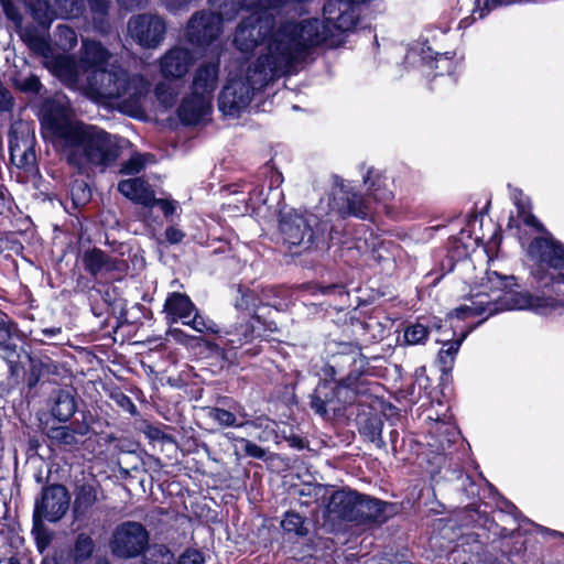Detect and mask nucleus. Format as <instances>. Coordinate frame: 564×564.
<instances>
[{"label": "nucleus", "instance_id": "f257e3e1", "mask_svg": "<svg viewBox=\"0 0 564 564\" xmlns=\"http://www.w3.org/2000/svg\"><path fill=\"white\" fill-rule=\"evenodd\" d=\"M315 21L303 25L286 24L273 36L268 53L260 55L246 72L230 78L218 97V108L229 117H238L253 96L270 82L296 74L310 57V46L322 39Z\"/></svg>", "mask_w": 564, "mask_h": 564}, {"label": "nucleus", "instance_id": "f03ea898", "mask_svg": "<svg viewBox=\"0 0 564 564\" xmlns=\"http://www.w3.org/2000/svg\"><path fill=\"white\" fill-rule=\"evenodd\" d=\"M112 57L113 54L100 41L82 37L78 69L85 75L82 85L84 94L95 102L137 116L142 111L149 82L111 62Z\"/></svg>", "mask_w": 564, "mask_h": 564}, {"label": "nucleus", "instance_id": "7ed1b4c3", "mask_svg": "<svg viewBox=\"0 0 564 564\" xmlns=\"http://www.w3.org/2000/svg\"><path fill=\"white\" fill-rule=\"evenodd\" d=\"M42 128L54 149L80 172L105 170L118 158V147L107 131L74 119L59 101H46L42 108Z\"/></svg>", "mask_w": 564, "mask_h": 564}, {"label": "nucleus", "instance_id": "20e7f679", "mask_svg": "<svg viewBox=\"0 0 564 564\" xmlns=\"http://www.w3.org/2000/svg\"><path fill=\"white\" fill-rule=\"evenodd\" d=\"M512 276H502L497 272L487 273V282L482 283L466 303L451 312L449 316L466 319L485 315L481 323L496 313L511 310H531L542 316L564 314V297L512 290Z\"/></svg>", "mask_w": 564, "mask_h": 564}, {"label": "nucleus", "instance_id": "39448f33", "mask_svg": "<svg viewBox=\"0 0 564 564\" xmlns=\"http://www.w3.org/2000/svg\"><path fill=\"white\" fill-rule=\"evenodd\" d=\"M365 364L360 350L352 345H344V350L334 356V367L354 366L345 379L321 381L311 395V408L321 416H326L328 412L337 413L344 410L346 404L355 400L356 390L352 388L357 379V372Z\"/></svg>", "mask_w": 564, "mask_h": 564}, {"label": "nucleus", "instance_id": "423d86ee", "mask_svg": "<svg viewBox=\"0 0 564 564\" xmlns=\"http://www.w3.org/2000/svg\"><path fill=\"white\" fill-rule=\"evenodd\" d=\"M528 254L535 262L532 271L541 288H551L555 292L564 288V245L550 234L533 239Z\"/></svg>", "mask_w": 564, "mask_h": 564}, {"label": "nucleus", "instance_id": "0eeeda50", "mask_svg": "<svg viewBox=\"0 0 564 564\" xmlns=\"http://www.w3.org/2000/svg\"><path fill=\"white\" fill-rule=\"evenodd\" d=\"M364 184L367 187L366 196L354 192L349 183H340L339 199L343 200L340 206L343 214L366 219L375 213L376 203L386 204L393 197V192L388 186V178L372 167L368 169L364 175Z\"/></svg>", "mask_w": 564, "mask_h": 564}, {"label": "nucleus", "instance_id": "6e6552de", "mask_svg": "<svg viewBox=\"0 0 564 564\" xmlns=\"http://www.w3.org/2000/svg\"><path fill=\"white\" fill-rule=\"evenodd\" d=\"M368 0H329L323 7V19H307L300 23H291L292 25H303L308 22H317L319 24L318 33L322 39L310 46L312 50L336 36L338 33L352 30L360 17V6Z\"/></svg>", "mask_w": 564, "mask_h": 564}, {"label": "nucleus", "instance_id": "1a4fd4ad", "mask_svg": "<svg viewBox=\"0 0 564 564\" xmlns=\"http://www.w3.org/2000/svg\"><path fill=\"white\" fill-rule=\"evenodd\" d=\"M386 506V502L378 499L341 489L330 495L326 510L329 516L347 521L377 520L384 512Z\"/></svg>", "mask_w": 564, "mask_h": 564}, {"label": "nucleus", "instance_id": "9d476101", "mask_svg": "<svg viewBox=\"0 0 564 564\" xmlns=\"http://www.w3.org/2000/svg\"><path fill=\"white\" fill-rule=\"evenodd\" d=\"M53 9L46 2L36 1L30 6L32 18L44 29H48L54 19H77L86 10V0H53ZM94 20L107 15L109 0H87Z\"/></svg>", "mask_w": 564, "mask_h": 564}, {"label": "nucleus", "instance_id": "9b49d317", "mask_svg": "<svg viewBox=\"0 0 564 564\" xmlns=\"http://www.w3.org/2000/svg\"><path fill=\"white\" fill-rule=\"evenodd\" d=\"M289 23L290 22L281 24L276 31L272 32L274 21L270 14L251 12V14L243 19L238 25L234 37V44L241 53H249L264 42L270 35L265 46V53H262L261 55L267 54L268 46L275 33Z\"/></svg>", "mask_w": 564, "mask_h": 564}, {"label": "nucleus", "instance_id": "f8f14e48", "mask_svg": "<svg viewBox=\"0 0 564 564\" xmlns=\"http://www.w3.org/2000/svg\"><path fill=\"white\" fill-rule=\"evenodd\" d=\"M150 533L137 521H124L111 534L109 547L115 557L127 560L138 557L149 549Z\"/></svg>", "mask_w": 564, "mask_h": 564}, {"label": "nucleus", "instance_id": "ddd939ff", "mask_svg": "<svg viewBox=\"0 0 564 564\" xmlns=\"http://www.w3.org/2000/svg\"><path fill=\"white\" fill-rule=\"evenodd\" d=\"M70 496L63 485H50L43 488L34 506V532L39 535L43 522H57L69 508Z\"/></svg>", "mask_w": 564, "mask_h": 564}, {"label": "nucleus", "instance_id": "4468645a", "mask_svg": "<svg viewBox=\"0 0 564 564\" xmlns=\"http://www.w3.org/2000/svg\"><path fill=\"white\" fill-rule=\"evenodd\" d=\"M213 7L218 10V13L204 10L196 12L189 19L185 29V39L192 45L205 47L212 44L221 33L223 21L232 19L225 17L219 8Z\"/></svg>", "mask_w": 564, "mask_h": 564}, {"label": "nucleus", "instance_id": "2eb2a0df", "mask_svg": "<svg viewBox=\"0 0 564 564\" xmlns=\"http://www.w3.org/2000/svg\"><path fill=\"white\" fill-rule=\"evenodd\" d=\"M166 23L158 14L141 13L128 21V34L144 48H156L165 39Z\"/></svg>", "mask_w": 564, "mask_h": 564}, {"label": "nucleus", "instance_id": "dca6fc26", "mask_svg": "<svg viewBox=\"0 0 564 564\" xmlns=\"http://www.w3.org/2000/svg\"><path fill=\"white\" fill-rule=\"evenodd\" d=\"M254 338L256 326L251 319H248L237 323L224 332H219L217 345L221 347L224 358L228 361H234L242 355L257 354V351L250 348L243 350V347L251 344Z\"/></svg>", "mask_w": 564, "mask_h": 564}, {"label": "nucleus", "instance_id": "f3484780", "mask_svg": "<svg viewBox=\"0 0 564 564\" xmlns=\"http://www.w3.org/2000/svg\"><path fill=\"white\" fill-rule=\"evenodd\" d=\"M429 420L427 433L424 436V444L427 448L423 454L425 456L433 454L434 458L441 462L446 451L459 438L460 433L446 415L443 419L438 416L434 419L430 415Z\"/></svg>", "mask_w": 564, "mask_h": 564}, {"label": "nucleus", "instance_id": "a211bd4d", "mask_svg": "<svg viewBox=\"0 0 564 564\" xmlns=\"http://www.w3.org/2000/svg\"><path fill=\"white\" fill-rule=\"evenodd\" d=\"M315 220L313 215H304L295 210L283 214L280 219V230L284 241L290 246L308 248L314 240L312 225Z\"/></svg>", "mask_w": 564, "mask_h": 564}, {"label": "nucleus", "instance_id": "6ab92c4d", "mask_svg": "<svg viewBox=\"0 0 564 564\" xmlns=\"http://www.w3.org/2000/svg\"><path fill=\"white\" fill-rule=\"evenodd\" d=\"M34 133L29 128L14 129L10 134L9 150L11 162L18 167L30 170L35 164Z\"/></svg>", "mask_w": 564, "mask_h": 564}, {"label": "nucleus", "instance_id": "aec40b11", "mask_svg": "<svg viewBox=\"0 0 564 564\" xmlns=\"http://www.w3.org/2000/svg\"><path fill=\"white\" fill-rule=\"evenodd\" d=\"M209 3L219 8L228 18H235L240 10L260 12L279 10L292 6V0H209Z\"/></svg>", "mask_w": 564, "mask_h": 564}, {"label": "nucleus", "instance_id": "412c9836", "mask_svg": "<svg viewBox=\"0 0 564 564\" xmlns=\"http://www.w3.org/2000/svg\"><path fill=\"white\" fill-rule=\"evenodd\" d=\"M194 63L193 53L185 47L175 46L160 58V72L166 79L183 78Z\"/></svg>", "mask_w": 564, "mask_h": 564}, {"label": "nucleus", "instance_id": "4be33fe9", "mask_svg": "<svg viewBox=\"0 0 564 564\" xmlns=\"http://www.w3.org/2000/svg\"><path fill=\"white\" fill-rule=\"evenodd\" d=\"M219 61L200 64L194 73L191 94L213 100L218 86Z\"/></svg>", "mask_w": 564, "mask_h": 564}, {"label": "nucleus", "instance_id": "5701e85b", "mask_svg": "<svg viewBox=\"0 0 564 564\" xmlns=\"http://www.w3.org/2000/svg\"><path fill=\"white\" fill-rule=\"evenodd\" d=\"M210 111V100L189 94L182 100L177 109V116L184 124L192 126L205 121Z\"/></svg>", "mask_w": 564, "mask_h": 564}, {"label": "nucleus", "instance_id": "b1692460", "mask_svg": "<svg viewBox=\"0 0 564 564\" xmlns=\"http://www.w3.org/2000/svg\"><path fill=\"white\" fill-rule=\"evenodd\" d=\"M358 236L354 238L352 245L348 250H356L358 254L368 257L370 260L380 262L387 260L382 250H387L386 242L381 240L375 232L362 227L358 231Z\"/></svg>", "mask_w": 564, "mask_h": 564}, {"label": "nucleus", "instance_id": "393cba45", "mask_svg": "<svg viewBox=\"0 0 564 564\" xmlns=\"http://www.w3.org/2000/svg\"><path fill=\"white\" fill-rule=\"evenodd\" d=\"M13 325L7 316L0 317V356L6 360L12 376L21 369V352L17 344L12 343Z\"/></svg>", "mask_w": 564, "mask_h": 564}, {"label": "nucleus", "instance_id": "a878e982", "mask_svg": "<svg viewBox=\"0 0 564 564\" xmlns=\"http://www.w3.org/2000/svg\"><path fill=\"white\" fill-rule=\"evenodd\" d=\"M118 191L128 199L144 207H153L155 195L152 187L140 177L128 178L119 182Z\"/></svg>", "mask_w": 564, "mask_h": 564}, {"label": "nucleus", "instance_id": "bb28decb", "mask_svg": "<svg viewBox=\"0 0 564 564\" xmlns=\"http://www.w3.org/2000/svg\"><path fill=\"white\" fill-rule=\"evenodd\" d=\"M417 55L421 57L423 64L430 68H435L436 75L438 76H443L445 74L452 76L455 73L456 62L454 61V52H446L443 54L436 53L431 46L424 43L421 45Z\"/></svg>", "mask_w": 564, "mask_h": 564}, {"label": "nucleus", "instance_id": "cd10ccee", "mask_svg": "<svg viewBox=\"0 0 564 564\" xmlns=\"http://www.w3.org/2000/svg\"><path fill=\"white\" fill-rule=\"evenodd\" d=\"M196 311L195 305L191 301V299L182 293H171L164 304V312L166 314L167 319L171 323H175L177 321H187L191 315Z\"/></svg>", "mask_w": 564, "mask_h": 564}, {"label": "nucleus", "instance_id": "c85d7f7f", "mask_svg": "<svg viewBox=\"0 0 564 564\" xmlns=\"http://www.w3.org/2000/svg\"><path fill=\"white\" fill-rule=\"evenodd\" d=\"M21 352V372L24 369V360L30 364V371L28 377V386L30 388L35 387L41 380L42 376L54 373L56 371V366L50 358H39L32 357L26 351L19 349ZM18 373L17 376H19Z\"/></svg>", "mask_w": 564, "mask_h": 564}, {"label": "nucleus", "instance_id": "c756f323", "mask_svg": "<svg viewBox=\"0 0 564 564\" xmlns=\"http://www.w3.org/2000/svg\"><path fill=\"white\" fill-rule=\"evenodd\" d=\"M100 490L95 484H83L77 487L73 511L76 519L85 517L99 501Z\"/></svg>", "mask_w": 564, "mask_h": 564}, {"label": "nucleus", "instance_id": "7c9ffc66", "mask_svg": "<svg viewBox=\"0 0 564 564\" xmlns=\"http://www.w3.org/2000/svg\"><path fill=\"white\" fill-rule=\"evenodd\" d=\"M21 40L35 54L44 58L52 56V45L47 34L40 33L34 26L17 28Z\"/></svg>", "mask_w": 564, "mask_h": 564}, {"label": "nucleus", "instance_id": "2f4dec72", "mask_svg": "<svg viewBox=\"0 0 564 564\" xmlns=\"http://www.w3.org/2000/svg\"><path fill=\"white\" fill-rule=\"evenodd\" d=\"M46 59L47 67L61 78L76 84L78 82V65L74 63V56L70 55H54Z\"/></svg>", "mask_w": 564, "mask_h": 564}, {"label": "nucleus", "instance_id": "473e14b6", "mask_svg": "<svg viewBox=\"0 0 564 564\" xmlns=\"http://www.w3.org/2000/svg\"><path fill=\"white\" fill-rule=\"evenodd\" d=\"M52 414L61 422H67L76 412L77 405L74 394L69 390H56L53 392Z\"/></svg>", "mask_w": 564, "mask_h": 564}, {"label": "nucleus", "instance_id": "72a5a7b5", "mask_svg": "<svg viewBox=\"0 0 564 564\" xmlns=\"http://www.w3.org/2000/svg\"><path fill=\"white\" fill-rule=\"evenodd\" d=\"M471 329L473 328H469L463 332L462 335L456 339H437V341L443 344L437 356L443 372H447L452 369L455 357L463 341L466 339Z\"/></svg>", "mask_w": 564, "mask_h": 564}, {"label": "nucleus", "instance_id": "f704fd0d", "mask_svg": "<svg viewBox=\"0 0 564 564\" xmlns=\"http://www.w3.org/2000/svg\"><path fill=\"white\" fill-rule=\"evenodd\" d=\"M281 528L284 534L295 538H304L308 535L310 532L306 519L295 511L284 513Z\"/></svg>", "mask_w": 564, "mask_h": 564}, {"label": "nucleus", "instance_id": "c9c22d12", "mask_svg": "<svg viewBox=\"0 0 564 564\" xmlns=\"http://www.w3.org/2000/svg\"><path fill=\"white\" fill-rule=\"evenodd\" d=\"M85 270L91 275H97L104 270H110L109 257L100 249L94 248L83 254Z\"/></svg>", "mask_w": 564, "mask_h": 564}, {"label": "nucleus", "instance_id": "e433bc0d", "mask_svg": "<svg viewBox=\"0 0 564 564\" xmlns=\"http://www.w3.org/2000/svg\"><path fill=\"white\" fill-rule=\"evenodd\" d=\"M241 194H247L248 198L241 200L246 203V210L256 212L262 205L268 203V197L264 195V185H256L254 183H245L242 185ZM239 194V191H236Z\"/></svg>", "mask_w": 564, "mask_h": 564}, {"label": "nucleus", "instance_id": "4c0bfd02", "mask_svg": "<svg viewBox=\"0 0 564 564\" xmlns=\"http://www.w3.org/2000/svg\"><path fill=\"white\" fill-rule=\"evenodd\" d=\"M382 427L383 423L381 417L372 415L360 422L359 432L378 447H382L384 446V442L381 436Z\"/></svg>", "mask_w": 564, "mask_h": 564}, {"label": "nucleus", "instance_id": "58836bf2", "mask_svg": "<svg viewBox=\"0 0 564 564\" xmlns=\"http://www.w3.org/2000/svg\"><path fill=\"white\" fill-rule=\"evenodd\" d=\"M514 204L518 209V216L520 220L538 231H543L544 228L539 219L531 213V205L527 197H522V193L520 191L513 194Z\"/></svg>", "mask_w": 564, "mask_h": 564}, {"label": "nucleus", "instance_id": "ea45409f", "mask_svg": "<svg viewBox=\"0 0 564 564\" xmlns=\"http://www.w3.org/2000/svg\"><path fill=\"white\" fill-rule=\"evenodd\" d=\"M207 416L218 423L221 427H243L249 424L248 420L238 422L237 415L228 410L218 406L206 409Z\"/></svg>", "mask_w": 564, "mask_h": 564}, {"label": "nucleus", "instance_id": "a19ab883", "mask_svg": "<svg viewBox=\"0 0 564 564\" xmlns=\"http://www.w3.org/2000/svg\"><path fill=\"white\" fill-rule=\"evenodd\" d=\"M88 432V426L83 425L77 431H74L69 426H58L53 427L50 432V437L55 441L58 444L62 445H76L78 443V440L76 437V434L85 435Z\"/></svg>", "mask_w": 564, "mask_h": 564}, {"label": "nucleus", "instance_id": "79ce46f5", "mask_svg": "<svg viewBox=\"0 0 564 564\" xmlns=\"http://www.w3.org/2000/svg\"><path fill=\"white\" fill-rule=\"evenodd\" d=\"M95 551V542L90 535L87 533H79L76 536L74 549H73V558L75 563H84L86 562Z\"/></svg>", "mask_w": 564, "mask_h": 564}, {"label": "nucleus", "instance_id": "37998d69", "mask_svg": "<svg viewBox=\"0 0 564 564\" xmlns=\"http://www.w3.org/2000/svg\"><path fill=\"white\" fill-rule=\"evenodd\" d=\"M55 44L65 53L73 51L78 44L76 31L66 24H58L55 30Z\"/></svg>", "mask_w": 564, "mask_h": 564}, {"label": "nucleus", "instance_id": "c03bdc74", "mask_svg": "<svg viewBox=\"0 0 564 564\" xmlns=\"http://www.w3.org/2000/svg\"><path fill=\"white\" fill-rule=\"evenodd\" d=\"M238 294L239 296L236 299L235 306L239 311L253 312L262 304V300L254 290L239 286Z\"/></svg>", "mask_w": 564, "mask_h": 564}, {"label": "nucleus", "instance_id": "a18cd8bd", "mask_svg": "<svg viewBox=\"0 0 564 564\" xmlns=\"http://www.w3.org/2000/svg\"><path fill=\"white\" fill-rule=\"evenodd\" d=\"M151 162H153V155L134 153L121 164L120 173L124 175L138 174Z\"/></svg>", "mask_w": 564, "mask_h": 564}, {"label": "nucleus", "instance_id": "49530a36", "mask_svg": "<svg viewBox=\"0 0 564 564\" xmlns=\"http://www.w3.org/2000/svg\"><path fill=\"white\" fill-rule=\"evenodd\" d=\"M141 564H174V554L165 545H153Z\"/></svg>", "mask_w": 564, "mask_h": 564}, {"label": "nucleus", "instance_id": "de8ad7c7", "mask_svg": "<svg viewBox=\"0 0 564 564\" xmlns=\"http://www.w3.org/2000/svg\"><path fill=\"white\" fill-rule=\"evenodd\" d=\"M263 174L268 178L269 189L268 193L264 192V195H267V197L269 198V194H272L274 200H280V198L282 197V191H280L279 187L283 183L282 173L274 170L272 166H265Z\"/></svg>", "mask_w": 564, "mask_h": 564}, {"label": "nucleus", "instance_id": "09e8293b", "mask_svg": "<svg viewBox=\"0 0 564 564\" xmlns=\"http://www.w3.org/2000/svg\"><path fill=\"white\" fill-rule=\"evenodd\" d=\"M194 312V317L192 319L188 318L187 321H184V325L191 326L198 333H213L219 335L220 330L212 319L198 314L197 311Z\"/></svg>", "mask_w": 564, "mask_h": 564}, {"label": "nucleus", "instance_id": "8fccbe9b", "mask_svg": "<svg viewBox=\"0 0 564 564\" xmlns=\"http://www.w3.org/2000/svg\"><path fill=\"white\" fill-rule=\"evenodd\" d=\"M429 335V329L421 323L410 325L404 330V339L410 345L422 344Z\"/></svg>", "mask_w": 564, "mask_h": 564}, {"label": "nucleus", "instance_id": "3c124183", "mask_svg": "<svg viewBox=\"0 0 564 564\" xmlns=\"http://www.w3.org/2000/svg\"><path fill=\"white\" fill-rule=\"evenodd\" d=\"M155 97L158 101L164 108H171L176 99L175 91L171 88V86L166 83H159L154 89Z\"/></svg>", "mask_w": 564, "mask_h": 564}, {"label": "nucleus", "instance_id": "603ef678", "mask_svg": "<svg viewBox=\"0 0 564 564\" xmlns=\"http://www.w3.org/2000/svg\"><path fill=\"white\" fill-rule=\"evenodd\" d=\"M74 204L82 205L90 199V189L84 181H75L70 188Z\"/></svg>", "mask_w": 564, "mask_h": 564}, {"label": "nucleus", "instance_id": "864d4df0", "mask_svg": "<svg viewBox=\"0 0 564 564\" xmlns=\"http://www.w3.org/2000/svg\"><path fill=\"white\" fill-rule=\"evenodd\" d=\"M0 3L7 19L10 20L15 28H21L23 19L18 6L12 0H0Z\"/></svg>", "mask_w": 564, "mask_h": 564}, {"label": "nucleus", "instance_id": "5fc2aeb1", "mask_svg": "<svg viewBox=\"0 0 564 564\" xmlns=\"http://www.w3.org/2000/svg\"><path fill=\"white\" fill-rule=\"evenodd\" d=\"M457 6H458V9L459 11H467V12H470L469 15H466L464 18L460 19V21L458 22V29H467L469 28L477 19H482L485 15H480V11H482L481 9L484 8V6L481 4L478 9L477 8H474V7H470L469 9H466V8H460L459 6V1L457 2Z\"/></svg>", "mask_w": 564, "mask_h": 564}, {"label": "nucleus", "instance_id": "6e6d98bb", "mask_svg": "<svg viewBox=\"0 0 564 564\" xmlns=\"http://www.w3.org/2000/svg\"><path fill=\"white\" fill-rule=\"evenodd\" d=\"M239 443L243 445L245 455L248 457L257 458V459H263L265 456V451L258 446L256 443L247 440V438H240Z\"/></svg>", "mask_w": 564, "mask_h": 564}, {"label": "nucleus", "instance_id": "4d7b16f0", "mask_svg": "<svg viewBox=\"0 0 564 564\" xmlns=\"http://www.w3.org/2000/svg\"><path fill=\"white\" fill-rule=\"evenodd\" d=\"M112 399L126 412H128V413H130L132 415L137 413V408H135L134 403L124 393L116 392V393L112 394Z\"/></svg>", "mask_w": 564, "mask_h": 564}, {"label": "nucleus", "instance_id": "13d9d810", "mask_svg": "<svg viewBox=\"0 0 564 564\" xmlns=\"http://www.w3.org/2000/svg\"><path fill=\"white\" fill-rule=\"evenodd\" d=\"M202 554L196 550H187L184 552L176 564H203Z\"/></svg>", "mask_w": 564, "mask_h": 564}, {"label": "nucleus", "instance_id": "bf43d9fd", "mask_svg": "<svg viewBox=\"0 0 564 564\" xmlns=\"http://www.w3.org/2000/svg\"><path fill=\"white\" fill-rule=\"evenodd\" d=\"M13 106L10 91L0 83V110L8 111Z\"/></svg>", "mask_w": 564, "mask_h": 564}, {"label": "nucleus", "instance_id": "052dcab7", "mask_svg": "<svg viewBox=\"0 0 564 564\" xmlns=\"http://www.w3.org/2000/svg\"><path fill=\"white\" fill-rule=\"evenodd\" d=\"M42 88V84L36 76H30L24 79L21 85V89L30 93H39Z\"/></svg>", "mask_w": 564, "mask_h": 564}, {"label": "nucleus", "instance_id": "680f3d73", "mask_svg": "<svg viewBox=\"0 0 564 564\" xmlns=\"http://www.w3.org/2000/svg\"><path fill=\"white\" fill-rule=\"evenodd\" d=\"M165 237L170 243L175 245L183 240L185 234L181 229L170 226L165 230Z\"/></svg>", "mask_w": 564, "mask_h": 564}, {"label": "nucleus", "instance_id": "e2e57ef3", "mask_svg": "<svg viewBox=\"0 0 564 564\" xmlns=\"http://www.w3.org/2000/svg\"><path fill=\"white\" fill-rule=\"evenodd\" d=\"M154 206H160L165 217H170L176 210V202L174 200L155 198Z\"/></svg>", "mask_w": 564, "mask_h": 564}, {"label": "nucleus", "instance_id": "0e129e2a", "mask_svg": "<svg viewBox=\"0 0 564 564\" xmlns=\"http://www.w3.org/2000/svg\"><path fill=\"white\" fill-rule=\"evenodd\" d=\"M32 533H33V534H34V536H35V540H36V543H37L39 549H40V550L44 549V547L47 545L48 541H50V539H48V536H47V534H46L45 527L43 525V529H42V530H40V532H39V536H37V534L34 532V528L32 529Z\"/></svg>", "mask_w": 564, "mask_h": 564}, {"label": "nucleus", "instance_id": "69168bd1", "mask_svg": "<svg viewBox=\"0 0 564 564\" xmlns=\"http://www.w3.org/2000/svg\"><path fill=\"white\" fill-rule=\"evenodd\" d=\"M118 2L126 9L133 10L145 6L148 0H118Z\"/></svg>", "mask_w": 564, "mask_h": 564}, {"label": "nucleus", "instance_id": "338daca9", "mask_svg": "<svg viewBox=\"0 0 564 564\" xmlns=\"http://www.w3.org/2000/svg\"><path fill=\"white\" fill-rule=\"evenodd\" d=\"M169 334L178 343H185L186 338L188 337L183 330H181L178 328L170 329Z\"/></svg>", "mask_w": 564, "mask_h": 564}, {"label": "nucleus", "instance_id": "774afa93", "mask_svg": "<svg viewBox=\"0 0 564 564\" xmlns=\"http://www.w3.org/2000/svg\"><path fill=\"white\" fill-rule=\"evenodd\" d=\"M41 333L46 337H55L62 333L61 327H50L41 329Z\"/></svg>", "mask_w": 564, "mask_h": 564}]
</instances>
